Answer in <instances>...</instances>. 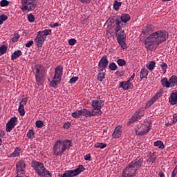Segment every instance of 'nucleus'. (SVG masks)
Masks as SVG:
<instances>
[{
    "mask_svg": "<svg viewBox=\"0 0 177 177\" xmlns=\"http://www.w3.org/2000/svg\"><path fill=\"white\" fill-rule=\"evenodd\" d=\"M169 35L165 30H158L149 36L145 41L146 47L149 50H156L158 45L167 41Z\"/></svg>",
    "mask_w": 177,
    "mask_h": 177,
    "instance_id": "1",
    "label": "nucleus"
},
{
    "mask_svg": "<svg viewBox=\"0 0 177 177\" xmlns=\"http://www.w3.org/2000/svg\"><path fill=\"white\" fill-rule=\"evenodd\" d=\"M143 164V159L136 160L134 162H131L126 168L123 170L126 174L135 176L138 169L142 167Z\"/></svg>",
    "mask_w": 177,
    "mask_h": 177,
    "instance_id": "2",
    "label": "nucleus"
},
{
    "mask_svg": "<svg viewBox=\"0 0 177 177\" xmlns=\"http://www.w3.org/2000/svg\"><path fill=\"white\" fill-rule=\"evenodd\" d=\"M52 35V30L46 29L43 31H39L36 37L35 38V43L37 48H42V45L46 40L48 35Z\"/></svg>",
    "mask_w": 177,
    "mask_h": 177,
    "instance_id": "3",
    "label": "nucleus"
},
{
    "mask_svg": "<svg viewBox=\"0 0 177 177\" xmlns=\"http://www.w3.org/2000/svg\"><path fill=\"white\" fill-rule=\"evenodd\" d=\"M34 73L37 84L42 85V82L45 78V67L41 65H36L35 66Z\"/></svg>",
    "mask_w": 177,
    "mask_h": 177,
    "instance_id": "4",
    "label": "nucleus"
},
{
    "mask_svg": "<svg viewBox=\"0 0 177 177\" xmlns=\"http://www.w3.org/2000/svg\"><path fill=\"white\" fill-rule=\"evenodd\" d=\"M21 3L22 4L21 7L22 12H26V10L30 12L37 8V0H21Z\"/></svg>",
    "mask_w": 177,
    "mask_h": 177,
    "instance_id": "5",
    "label": "nucleus"
},
{
    "mask_svg": "<svg viewBox=\"0 0 177 177\" xmlns=\"http://www.w3.org/2000/svg\"><path fill=\"white\" fill-rule=\"evenodd\" d=\"M85 171V167L82 165L78 166V167L74 170H67L65 171L62 177H75L80 175L81 172H84Z\"/></svg>",
    "mask_w": 177,
    "mask_h": 177,
    "instance_id": "6",
    "label": "nucleus"
},
{
    "mask_svg": "<svg viewBox=\"0 0 177 177\" xmlns=\"http://www.w3.org/2000/svg\"><path fill=\"white\" fill-rule=\"evenodd\" d=\"M93 108L94 109V110H97V111H94V113H96V115H102V110H100V109H102V106H104V102L103 100H95V101H93V104H92Z\"/></svg>",
    "mask_w": 177,
    "mask_h": 177,
    "instance_id": "7",
    "label": "nucleus"
},
{
    "mask_svg": "<svg viewBox=\"0 0 177 177\" xmlns=\"http://www.w3.org/2000/svg\"><path fill=\"white\" fill-rule=\"evenodd\" d=\"M127 38V35H125V32L124 30H120L117 35V41L123 49H125V41Z\"/></svg>",
    "mask_w": 177,
    "mask_h": 177,
    "instance_id": "8",
    "label": "nucleus"
},
{
    "mask_svg": "<svg viewBox=\"0 0 177 177\" xmlns=\"http://www.w3.org/2000/svg\"><path fill=\"white\" fill-rule=\"evenodd\" d=\"M32 167L36 171L39 176L42 175V173L46 169L44 164L39 162H34Z\"/></svg>",
    "mask_w": 177,
    "mask_h": 177,
    "instance_id": "9",
    "label": "nucleus"
},
{
    "mask_svg": "<svg viewBox=\"0 0 177 177\" xmlns=\"http://www.w3.org/2000/svg\"><path fill=\"white\" fill-rule=\"evenodd\" d=\"M109 66V59H107V56H103L98 63V71H103L105 68H107Z\"/></svg>",
    "mask_w": 177,
    "mask_h": 177,
    "instance_id": "10",
    "label": "nucleus"
},
{
    "mask_svg": "<svg viewBox=\"0 0 177 177\" xmlns=\"http://www.w3.org/2000/svg\"><path fill=\"white\" fill-rule=\"evenodd\" d=\"M141 128H142L143 130L138 131L136 129L135 130L136 135H138V136H143V135H146V133H147L150 131L151 127L150 126V124H142Z\"/></svg>",
    "mask_w": 177,
    "mask_h": 177,
    "instance_id": "11",
    "label": "nucleus"
},
{
    "mask_svg": "<svg viewBox=\"0 0 177 177\" xmlns=\"http://www.w3.org/2000/svg\"><path fill=\"white\" fill-rule=\"evenodd\" d=\"M60 147H62V140H57L54 147H53V153L55 156H62L64 152H62V149H60Z\"/></svg>",
    "mask_w": 177,
    "mask_h": 177,
    "instance_id": "12",
    "label": "nucleus"
},
{
    "mask_svg": "<svg viewBox=\"0 0 177 177\" xmlns=\"http://www.w3.org/2000/svg\"><path fill=\"white\" fill-rule=\"evenodd\" d=\"M62 75H63V67H62V66H58L55 68V73L53 80L62 81Z\"/></svg>",
    "mask_w": 177,
    "mask_h": 177,
    "instance_id": "13",
    "label": "nucleus"
},
{
    "mask_svg": "<svg viewBox=\"0 0 177 177\" xmlns=\"http://www.w3.org/2000/svg\"><path fill=\"white\" fill-rule=\"evenodd\" d=\"M120 16H113L111 17L108 19L109 26L113 28V27H115L116 23L119 21Z\"/></svg>",
    "mask_w": 177,
    "mask_h": 177,
    "instance_id": "14",
    "label": "nucleus"
},
{
    "mask_svg": "<svg viewBox=\"0 0 177 177\" xmlns=\"http://www.w3.org/2000/svg\"><path fill=\"white\" fill-rule=\"evenodd\" d=\"M131 86H133L132 85L131 80H127L126 82H122L120 83V88H122L124 89V91H128L129 88L132 89Z\"/></svg>",
    "mask_w": 177,
    "mask_h": 177,
    "instance_id": "15",
    "label": "nucleus"
},
{
    "mask_svg": "<svg viewBox=\"0 0 177 177\" xmlns=\"http://www.w3.org/2000/svg\"><path fill=\"white\" fill-rule=\"evenodd\" d=\"M62 152L64 153L67 149H70L71 147V140H65L64 141L62 142Z\"/></svg>",
    "mask_w": 177,
    "mask_h": 177,
    "instance_id": "16",
    "label": "nucleus"
},
{
    "mask_svg": "<svg viewBox=\"0 0 177 177\" xmlns=\"http://www.w3.org/2000/svg\"><path fill=\"white\" fill-rule=\"evenodd\" d=\"M80 112H82L81 115H84V117H95V115H96V112H95V111L91 112L86 109H82Z\"/></svg>",
    "mask_w": 177,
    "mask_h": 177,
    "instance_id": "17",
    "label": "nucleus"
},
{
    "mask_svg": "<svg viewBox=\"0 0 177 177\" xmlns=\"http://www.w3.org/2000/svg\"><path fill=\"white\" fill-rule=\"evenodd\" d=\"M122 128V126H118L115 127L112 136L115 139H118V138L121 137V133H122V130L121 129Z\"/></svg>",
    "mask_w": 177,
    "mask_h": 177,
    "instance_id": "18",
    "label": "nucleus"
},
{
    "mask_svg": "<svg viewBox=\"0 0 177 177\" xmlns=\"http://www.w3.org/2000/svg\"><path fill=\"white\" fill-rule=\"evenodd\" d=\"M169 102L172 106H175V104H177V91L171 93L169 98Z\"/></svg>",
    "mask_w": 177,
    "mask_h": 177,
    "instance_id": "19",
    "label": "nucleus"
},
{
    "mask_svg": "<svg viewBox=\"0 0 177 177\" xmlns=\"http://www.w3.org/2000/svg\"><path fill=\"white\" fill-rule=\"evenodd\" d=\"M142 117V115L139 114V112H136L130 121L127 123V125H131V124H133V122H136V121H138V120H140V118Z\"/></svg>",
    "mask_w": 177,
    "mask_h": 177,
    "instance_id": "20",
    "label": "nucleus"
},
{
    "mask_svg": "<svg viewBox=\"0 0 177 177\" xmlns=\"http://www.w3.org/2000/svg\"><path fill=\"white\" fill-rule=\"evenodd\" d=\"M120 20L122 23H128L131 20V16L128 14H122L120 17Z\"/></svg>",
    "mask_w": 177,
    "mask_h": 177,
    "instance_id": "21",
    "label": "nucleus"
},
{
    "mask_svg": "<svg viewBox=\"0 0 177 177\" xmlns=\"http://www.w3.org/2000/svg\"><path fill=\"white\" fill-rule=\"evenodd\" d=\"M170 82V88H174V86H177V76L176 75H173L171 76L169 80Z\"/></svg>",
    "mask_w": 177,
    "mask_h": 177,
    "instance_id": "22",
    "label": "nucleus"
},
{
    "mask_svg": "<svg viewBox=\"0 0 177 177\" xmlns=\"http://www.w3.org/2000/svg\"><path fill=\"white\" fill-rule=\"evenodd\" d=\"M161 84L164 88H171V84L167 77L161 80Z\"/></svg>",
    "mask_w": 177,
    "mask_h": 177,
    "instance_id": "23",
    "label": "nucleus"
},
{
    "mask_svg": "<svg viewBox=\"0 0 177 177\" xmlns=\"http://www.w3.org/2000/svg\"><path fill=\"white\" fill-rule=\"evenodd\" d=\"M147 75H149V71L146 68H143L140 71V79L143 80V78H147Z\"/></svg>",
    "mask_w": 177,
    "mask_h": 177,
    "instance_id": "24",
    "label": "nucleus"
},
{
    "mask_svg": "<svg viewBox=\"0 0 177 177\" xmlns=\"http://www.w3.org/2000/svg\"><path fill=\"white\" fill-rule=\"evenodd\" d=\"M17 174H19V169H24L26 168V163L24 161L17 162Z\"/></svg>",
    "mask_w": 177,
    "mask_h": 177,
    "instance_id": "25",
    "label": "nucleus"
},
{
    "mask_svg": "<svg viewBox=\"0 0 177 177\" xmlns=\"http://www.w3.org/2000/svg\"><path fill=\"white\" fill-rule=\"evenodd\" d=\"M160 97V94L157 93L155 95L149 102L146 104V107H149V106H151L153 103H156V101Z\"/></svg>",
    "mask_w": 177,
    "mask_h": 177,
    "instance_id": "26",
    "label": "nucleus"
},
{
    "mask_svg": "<svg viewBox=\"0 0 177 177\" xmlns=\"http://www.w3.org/2000/svg\"><path fill=\"white\" fill-rule=\"evenodd\" d=\"M123 26H124V24L122 23V21H121L120 19H119L115 24V32H118L119 31L121 30V28Z\"/></svg>",
    "mask_w": 177,
    "mask_h": 177,
    "instance_id": "27",
    "label": "nucleus"
},
{
    "mask_svg": "<svg viewBox=\"0 0 177 177\" xmlns=\"http://www.w3.org/2000/svg\"><path fill=\"white\" fill-rule=\"evenodd\" d=\"M21 55H22L21 50H18L17 51H15L14 53L11 56V59L16 60V59H17V57H20V56H21Z\"/></svg>",
    "mask_w": 177,
    "mask_h": 177,
    "instance_id": "28",
    "label": "nucleus"
},
{
    "mask_svg": "<svg viewBox=\"0 0 177 177\" xmlns=\"http://www.w3.org/2000/svg\"><path fill=\"white\" fill-rule=\"evenodd\" d=\"M62 80H59L58 79H53L50 82V86H52L53 88H57V84H60V82Z\"/></svg>",
    "mask_w": 177,
    "mask_h": 177,
    "instance_id": "29",
    "label": "nucleus"
},
{
    "mask_svg": "<svg viewBox=\"0 0 177 177\" xmlns=\"http://www.w3.org/2000/svg\"><path fill=\"white\" fill-rule=\"evenodd\" d=\"M18 111L21 115V117H24L26 114V111H24V106L21 104V102L19 104V106L18 108Z\"/></svg>",
    "mask_w": 177,
    "mask_h": 177,
    "instance_id": "30",
    "label": "nucleus"
},
{
    "mask_svg": "<svg viewBox=\"0 0 177 177\" xmlns=\"http://www.w3.org/2000/svg\"><path fill=\"white\" fill-rule=\"evenodd\" d=\"M154 146L159 149H165V145H164V142H162V141L158 140L154 142Z\"/></svg>",
    "mask_w": 177,
    "mask_h": 177,
    "instance_id": "31",
    "label": "nucleus"
},
{
    "mask_svg": "<svg viewBox=\"0 0 177 177\" xmlns=\"http://www.w3.org/2000/svg\"><path fill=\"white\" fill-rule=\"evenodd\" d=\"M157 158V156H156V154L154 153V152L148 156V162H155Z\"/></svg>",
    "mask_w": 177,
    "mask_h": 177,
    "instance_id": "32",
    "label": "nucleus"
},
{
    "mask_svg": "<svg viewBox=\"0 0 177 177\" xmlns=\"http://www.w3.org/2000/svg\"><path fill=\"white\" fill-rule=\"evenodd\" d=\"M154 67H156V62L152 61L150 63L147 64V68L150 71H152V70H154Z\"/></svg>",
    "mask_w": 177,
    "mask_h": 177,
    "instance_id": "33",
    "label": "nucleus"
},
{
    "mask_svg": "<svg viewBox=\"0 0 177 177\" xmlns=\"http://www.w3.org/2000/svg\"><path fill=\"white\" fill-rule=\"evenodd\" d=\"M27 136L29 139H34L35 138V131L32 129L29 130L27 133Z\"/></svg>",
    "mask_w": 177,
    "mask_h": 177,
    "instance_id": "34",
    "label": "nucleus"
},
{
    "mask_svg": "<svg viewBox=\"0 0 177 177\" xmlns=\"http://www.w3.org/2000/svg\"><path fill=\"white\" fill-rule=\"evenodd\" d=\"M41 177H52V174L46 169L39 175Z\"/></svg>",
    "mask_w": 177,
    "mask_h": 177,
    "instance_id": "35",
    "label": "nucleus"
},
{
    "mask_svg": "<svg viewBox=\"0 0 177 177\" xmlns=\"http://www.w3.org/2000/svg\"><path fill=\"white\" fill-rule=\"evenodd\" d=\"M106 77V74H104V73H102V71H100L98 75H97V81H103V80H104Z\"/></svg>",
    "mask_w": 177,
    "mask_h": 177,
    "instance_id": "36",
    "label": "nucleus"
},
{
    "mask_svg": "<svg viewBox=\"0 0 177 177\" xmlns=\"http://www.w3.org/2000/svg\"><path fill=\"white\" fill-rule=\"evenodd\" d=\"M109 68L112 71H115L117 68H118V66H117V64L114 62H111L109 65Z\"/></svg>",
    "mask_w": 177,
    "mask_h": 177,
    "instance_id": "37",
    "label": "nucleus"
},
{
    "mask_svg": "<svg viewBox=\"0 0 177 177\" xmlns=\"http://www.w3.org/2000/svg\"><path fill=\"white\" fill-rule=\"evenodd\" d=\"M8 50V47L6 45H3L0 47V55H5Z\"/></svg>",
    "mask_w": 177,
    "mask_h": 177,
    "instance_id": "38",
    "label": "nucleus"
},
{
    "mask_svg": "<svg viewBox=\"0 0 177 177\" xmlns=\"http://www.w3.org/2000/svg\"><path fill=\"white\" fill-rule=\"evenodd\" d=\"M15 125L12 124L10 123H8L6 124V132H10V131H12V129H13V128H15Z\"/></svg>",
    "mask_w": 177,
    "mask_h": 177,
    "instance_id": "39",
    "label": "nucleus"
},
{
    "mask_svg": "<svg viewBox=\"0 0 177 177\" xmlns=\"http://www.w3.org/2000/svg\"><path fill=\"white\" fill-rule=\"evenodd\" d=\"M94 146L98 149H104V147H107V144L97 142Z\"/></svg>",
    "mask_w": 177,
    "mask_h": 177,
    "instance_id": "40",
    "label": "nucleus"
},
{
    "mask_svg": "<svg viewBox=\"0 0 177 177\" xmlns=\"http://www.w3.org/2000/svg\"><path fill=\"white\" fill-rule=\"evenodd\" d=\"M81 111H76L75 112H73L72 113V117H73V118H80V117H81Z\"/></svg>",
    "mask_w": 177,
    "mask_h": 177,
    "instance_id": "41",
    "label": "nucleus"
},
{
    "mask_svg": "<svg viewBox=\"0 0 177 177\" xmlns=\"http://www.w3.org/2000/svg\"><path fill=\"white\" fill-rule=\"evenodd\" d=\"M117 63L120 67H124L127 64V62L124 61V59H118L117 61Z\"/></svg>",
    "mask_w": 177,
    "mask_h": 177,
    "instance_id": "42",
    "label": "nucleus"
},
{
    "mask_svg": "<svg viewBox=\"0 0 177 177\" xmlns=\"http://www.w3.org/2000/svg\"><path fill=\"white\" fill-rule=\"evenodd\" d=\"M8 122L16 127V122H17V118L16 116H14L11 118Z\"/></svg>",
    "mask_w": 177,
    "mask_h": 177,
    "instance_id": "43",
    "label": "nucleus"
},
{
    "mask_svg": "<svg viewBox=\"0 0 177 177\" xmlns=\"http://www.w3.org/2000/svg\"><path fill=\"white\" fill-rule=\"evenodd\" d=\"M122 2H120L118 1H115V3L113 4V8L115 9V10H118V9H120V6L122 5Z\"/></svg>",
    "mask_w": 177,
    "mask_h": 177,
    "instance_id": "44",
    "label": "nucleus"
},
{
    "mask_svg": "<svg viewBox=\"0 0 177 177\" xmlns=\"http://www.w3.org/2000/svg\"><path fill=\"white\" fill-rule=\"evenodd\" d=\"M28 20L30 23H34V21H35V17L30 13L28 16Z\"/></svg>",
    "mask_w": 177,
    "mask_h": 177,
    "instance_id": "45",
    "label": "nucleus"
},
{
    "mask_svg": "<svg viewBox=\"0 0 177 177\" xmlns=\"http://www.w3.org/2000/svg\"><path fill=\"white\" fill-rule=\"evenodd\" d=\"M9 3L10 2L8 0H1L0 2V6H1V8H3L5 6H8Z\"/></svg>",
    "mask_w": 177,
    "mask_h": 177,
    "instance_id": "46",
    "label": "nucleus"
},
{
    "mask_svg": "<svg viewBox=\"0 0 177 177\" xmlns=\"http://www.w3.org/2000/svg\"><path fill=\"white\" fill-rule=\"evenodd\" d=\"M8 19V17L6 16V15H1L0 16V25L1 24H3V21H6V19Z\"/></svg>",
    "mask_w": 177,
    "mask_h": 177,
    "instance_id": "47",
    "label": "nucleus"
},
{
    "mask_svg": "<svg viewBox=\"0 0 177 177\" xmlns=\"http://www.w3.org/2000/svg\"><path fill=\"white\" fill-rule=\"evenodd\" d=\"M19 154H20V149L19 147H17V148H15V150L12 153V156L17 157V156H19Z\"/></svg>",
    "mask_w": 177,
    "mask_h": 177,
    "instance_id": "48",
    "label": "nucleus"
},
{
    "mask_svg": "<svg viewBox=\"0 0 177 177\" xmlns=\"http://www.w3.org/2000/svg\"><path fill=\"white\" fill-rule=\"evenodd\" d=\"M19 38H20V35L19 33H15V37L12 38V41L17 42V41H19Z\"/></svg>",
    "mask_w": 177,
    "mask_h": 177,
    "instance_id": "49",
    "label": "nucleus"
},
{
    "mask_svg": "<svg viewBox=\"0 0 177 177\" xmlns=\"http://www.w3.org/2000/svg\"><path fill=\"white\" fill-rule=\"evenodd\" d=\"M160 67L162 68L164 74H165V73H167V68H168V65H167L166 63L162 62L160 64Z\"/></svg>",
    "mask_w": 177,
    "mask_h": 177,
    "instance_id": "50",
    "label": "nucleus"
},
{
    "mask_svg": "<svg viewBox=\"0 0 177 177\" xmlns=\"http://www.w3.org/2000/svg\"><path fill=\"white\" fill-rule=\"evenodd\" d=\"M42 127H44V122H42L41 120H37L36 122V127L42 128Z\"/></svg>",
    "mask_w": 177,
    "mask_h": 177,
    "instance_id": "51",
    "label": "nucleus"
},
{
    "mask_svg": "<svg viewBox=\"0 0 177 177\" xmlns=\"http://www.w3.org/2000/svg\"><path fill=\"white\" fill-rule=\"evenodd\" d=\"M154 30V26L153 25H147V32H151Z\"/></svg>",
    "mask_w": 177,
    "mask_h": 177,
    "instance_id": "52",
    "label": "nucleus"
},
{
    "mask_svg": "<svg viewBox=\"0 0 177 177\" xmlns=\"http://www.w3.org/2000/svg\"><path fill=\"white\" fill-rule=\"evenodd\" d=\"M77 81H78V77H73L72 78H71L69 82L70 84H75Z\"/></svg>",
    "mask_w": 177,
    "mask_h": 177,
    "instance_id": "53",
    "label": "nucleus"
},
{
    "mask_svg": "<svg viewBox=\"0 0 177 177\" xmlns=\"http://www.w3.org/2000/svg\"><path fill=\"white\" fill-rule=\"evenodd\" d=\"M32 45H34V41L30 40V41H28V43H26L25 44L26 48H31V46H32Z\"/></svg>",
    "mask_w": 177,
    "mask_h": 177,
    "instance_id": "54",
    "label": "nucleus"
},
{
    "mask_svg": "<svg viewBox=\"0 0 177 177\" xmlns=\"http://www.w3.org/2000/svg\"><path fill=\"white\" fill-rule=\"evenodd\" d=\"M68 44L71 46L75 45V44H77V40L75 39H71L68 40Z\"/></svg>",
    "mask_w": 177,
    "mask_h": 177,
    "instance_id": "55",
    "label": "nucleus"
},
{
    "mask_svg": "<svg viewBox=\"0 0 177 177\" xmlns=\"http://www.w3.org/2000/svg\"><path fill=\"white\" fill-rule=\"evenodd\" d=\"M70 127H71V123H70L69 122H66V123L64 124V128L65 129H68V128H70Z\"/></svg>",
    "mask_w": 177,
    "mask_h": 177,
    "instance_id": "56",
    "label": "nucleus"
},
{
    "mask_svg": "<svg viewBox=\"0 0 177 177\" xmlns=\"http://www.w3.org/2000/svg\"><path fill=\"white\" fill-rule=\"evenodd\" d=\"M122 177H133V176H131V174H128L127 172L123 171Z\"/></svg>",
    "mask_w": 177,
    "mask_h": 177,
    "instance_id": "57",
    "label": "nucleus"
},
{
    "mask_svg": "<svg viewBox=\"0 0 177 177\" xmlns=\"http://www.w3.org/2000/svg\"><path fill=\"white\" fill-rule=\"evenodd\" d=\"M27 102H28V100H27V97H26V98H24V99H22V100L21 101V104H23V106H26V104H27Z\"/></svg>",
    "mask_w": 177,
    "mask_h": 177,
    "instance_id": "58",
    "label": "nucleus"
},
{
    "mask_svg": "<svg viewBox=\"0 0 177 177\" xmlns=\"http://www.w3.org/2000/svg\"><path fill=\"white\" fill-rule=\"evenodd\" d=\"M84 160H86V161H91V153L84 156Z\"/></svg>",
    "mask_w": 177,
    "mask_h": 177,
    "instance_id": "59",
    "label": "nucleus"
},
{
    "mask_svg": "<svg viewBox=\"0 0 177 177\" xmlns=\"http://www.w3.org/2000/svg\"><path fill=\"white\" fill-rule=\"evenodd\" d=\"M175 122H177V113H175L173 115V122L172 124H175Z\"/></svg>",
    "mask_w": 177,
    "mask_h": 177,
    "instance_id": "60",
    "label": "nucleus"
},
{
    "mask_svg": "<svg viewBox=\"0 0 177 177\" xmlns=\"http://www.w3.org/2000/svg\"><path fill=\"white\" fill-rule=\"evenodd\" d=\"M176 174H177V167H176L175 169H174L171 174V177L176 176Z\"/></svg>",
    "mask_w": 177,
    "mask_h": 177,
    "instance_id": "61",
    "label": "nucleus"
},
{
    "mask_svg": "<svg viewBox=\"0 0 177 177\" xmlns=\"http://www.w3.org/2000/svg\"><path fill=\"white\" fill-rule=\"evenodd\" d=\"M82 3H89L92 0H80Z\"/></svg>",
    "mask_w": 177,
    "mask_h": 177,
    "instance_id": "62",
    "label": "nucleus"
},
{
    "mask_svg": "<svg viewBox=\"0 0 177 177\" xmlns=\"http://www.w3.org/2000/svg\"><path fill=\"white\" fill-rule=\"evenodd\" d=\"M19 172H21L22 175H24V174H26V171H24V169H19Z\"/></svg>",
    "mask_w": 177,
    "mask_h": 177,
    "instance_id": "63",
    "label": "nucleus"
},
{
    "mask_svg": "<svg viewBox=\"0 0 177 177\" xmlns=\"http://www.w3.org/2000/svg\"><path fill=\"white\" fill-rule=\"evenodd\" d=\"M158 176H159L160 177H164V176H165L164 173H162V171H160V172L158 173Z\"/></svg>",
    "mask_w": 177,
    "mask_h": 177,
    "instance_id": "64",
    "label": "nucleus"
}]
</instances>
